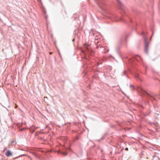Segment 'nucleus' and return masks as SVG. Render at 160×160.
Here are the masks:
<instances>
[{
	"label": "nucleus",
	"instance_id": "f257e3e1",
	"mask_svg": "<svg viewBox=\"0 0 160 160\" xmlns=\"http://www.w3.org/2000/svg\"><path fill=\"white\" fill-rule=\"evenodd\" d=\"M99 7L105 13V15L112 20H114V19L117 18L116 15L112 14L110 12L106 11V10L104 8V4L102 2H101L98 4Z\"/></svg>",
	"mask_w": 160,
	"mask_h": 160
},
{
	"label": "nucleus",
	"instance_id": "f03ea898",
	"mask_svg": "<svg viewBox=\"0 0 160 160\" xmlns=\"http://www.w3.org/2000/svg\"><path fill=\"white\" fill-rule=\"evenodd\" d=\"M91 44L86 42L83 44V47H81V53H82L83 54L91 53L92 50L91 47Z\"/></svg>",
	"mask_w": 160,
	"mask_h": 160
},
{
	"label": "nucleus",
	"instance_id": "7ed1b4c3",
	"mask_svg": "<svg viewBox=\"0 0 160 160\" xmlns=\"http://www.w3.org/2000/svg\"><path fill=\"white\" fill-rule=\"evenodd\" d=\"M144 42L145 44V51L146 53L148 52L149 43L147 41V38L146 37L144 38Z\"/></svg>",
	"mask_w": 160,
	"mask_h": 160
},
{
	"label": "nucleus",
	"instance_id": "20e7f679",
	"mask_svg": "<svg viewBox=\"0 0 160 160\" xmlns=\"http://www.w3.org/2000/svg\"><path fill=\"white\" fill-rule=\"evenodd\" d=\"M100 47L101 48L100 50L102 51L103 53H107L109 51L108 49V47L106 46L102 47L101 46H100Z\"/></svg>",
	"mask_w": 160,
	"mask_h": 160
},
{
	"label": "nucleus",
	"instance_id": "39448f33",
	"mask_svg": "<svg viewBox=\"0 0 160 160\" xmlns=\"http://www.w3.org/2000/svg\"><path fill=\"white\" fill-rule=\"evenodd\" d=\"M118 6L119 8L122 10H124V7L119 0H118Z\"/></svg>",
	"mask_w": 160,
	"mask_h": 160
},
{
	"label": "nucleus",
	"instance_id": "423d86ee",
	"mask_svg": "<svg viewBox=\"0 0 160 160\" xmlns=\"http://www.w3.org/2000/svg\"><path fill=\"white\" fill-rule=\"evenodd\" d=\"M92 34L93 36H95V43L96 44H98V38H97L96 37L97 36V34H99L98 33H94L92 32Z\"/></svg>",
	"mask_w": 160,
	"mask_h": 160
},
{
	"label": "nucleus",
	"instance_id": "0eeeda50",
	"mask_svg": "<svg viewBox=\"0 0 160 160\" xmlns=\"http://www.w3.org/2000/svg\"><path fill=\"white\" fill-rule=\"evenodd\" d=\"M5 154L7 157H9L10 155H12V153L10 150H8L7 151L5 152Z\"/></svg>",
	"mask_w": 160,
	"mask_h": 160
},
{
	"label": "nucleus",
	"instance_id": "6e6552de",
	"mask_svg": "<svg viewBox=\"0 0 160 160\" xmlns=\"http://www.w3.org/2000/svg\"><path fill=\"white\" fill-rule=\"evenodd\" d=\"M59 153H61V154L63 155L64 156H66L67 154V152H61V151H59Z\"/></svg>",
	"mask_w": 160,
	"mask_h": 160
},
{
	"label": "nucleus",
	"instance_id": "1a4fd4ad",
	"mask_svg": "<svg viewBox=\"0 0 160 160\" xmlns=\"http://www.w3.org/2000/svg\"><path fill=\"white\" fill-rule=\"evenodd\" d=\"M135 78L137 79H139V76L138 74H136L135 76Z\"/></svg>",
	"mask_w": 160,
	"mask_h": 160
},
{
	"label": "nucleus",
	"instance_id": "9d476101",
	"mask_svg": "<svg viewBox=\"0 0 160 160\" xmlns=\"http://www.w3.org/2000/svg\"><path fill=\"white\" fill-rule=\"evenodd\" d=\"M138 90H141V91H142V89L141 88H138Z\"/></svg>",
	"mask_w": 160,
	"mask_h": 160
},
{
	"label": "nucleus",
	"instance_id": "9b49d317",
	"mask_svg": "<svg viewBox=\"0 0 160 160\" xmlns=\"http://www.w3.org/2000/svg\"><path fill=\"white\" fill-rule=\"evenodd\" d=\"M66 124L65 123L64 125H65ZM64 125V124H62L61 126H60V125H58V127H61V126H63Z\"/></svg>",
	"mask_w": 160,
	"mask_h": 160
},
{
	"label": "nucleus",
	"instance_id": "f8f14e48",
	"mask_svg": "<svg viewBox=\"0 0 160 160\" xmlns=\"http://www.w3.org/2000/svg\"><path fill=\"white\" fill-rule=\"evenodd\" d=\"M130 87H131V88H134V86L132 85L131 84H130Z\"/></svg>",
	"mask_w": 160,
	"mask_h": 160
},
{
	"label": "nucleus",
	"instance_id": "ddd939ff",
	"mask_svg": "<svg viewBox=\"0 0 160 160\" xmlns=\"http://www.w3.org/2000/svg\"><path fill=\"white\" fill-rule=\"evenodd\" d=\"M125 150H127V151H128V148H126L125 149Z\"/></svg>",
	"mask_w": 160,
	"mask_h": 160
},
{
	"label": "nucleus",
	"instance_id": "4468645a",
	"mask_svg": "<svg viewBox=\"0 0 160 160\" xmlns=\"http://www.w3.org/2000/svg\"><path fill=\"white\" fill-rule=\"evenodd\" d=\"M123 73L124 75H125V71L123 72Z\"/></svg>",
	"mask_w": 160,
	"mask_h": 160
},
{
	"label": "nucleus",
	"instance_id": "2eb2a0df",
	"mask_svg": "<svg viewBox=\"0 0 160 160\" xmlns=\"http://www.w3.org/2000/svg\"><path fill=\"white\" fill-rule=\"evenodd\" d=\"M74 39H75V38L72 39V41H74Z\"/></svg>",
	"mask_w": 160,
	"mask_h": 160
},
{
	"label": "nucleus",
	"instance_id": "dca6fc26",
	"mask_svg": "<svg viewBox=\"0 0 160 160\" xmlns=\"http://www.w3.org/2000/svg\"><path fill=\"white\" fill-rule=\"evenodd\" d=\"M99 48V47L98 46H97V48Z\"/></svg>",
	"mask_w": 160,
	"mask_h": 160
},
{
	"label": "nucleus",
	"instance_id": "f3484780",
	"mask_svg": "<svg viewBox=\"0 0 160 160\" xmlns=\"http://www.w3.org/2000/svg\"><path fill=\"white\" fill-rule=\"evenodd\" d=\"M74 20H76V19L77 18H75V17H74Z\"/></svg>",
	"mask_w": 160,
	"mask_h": 160
},
{
	"label": "nucleus",
	"instance_id": "a211bd4d",
	"mask_svg": "<svg viewBox=\"0 0 160 160\" xmlns=\"http://www.w3.org/2000/svg\"><path fill=\"white\" fill-rule=\"evenodd\" d=\"M120 19H121V20L123 21V20L122 19V18H121Z\"/></svg>",
	"mask_w": 160,
	"mask_h": 160
},
{
	"label": "nucleus",
	"instance_id": "6ab92c4d",
	"mask_svg": "<svg viewBox=\"0 0 160 160\" xmlns=\"http://www.w3.org/2000/svg\"><path fill=\"white\" fill-rule=\"evenodd\" d=\"M142 35H143V34H144V33H143V32H142Z\"/></svg>",
	"mask_w": 160,
	"mask_h": 160
},
{
	"label": "nucleus",
	"instance_id": "aec40b11",
	"mask_svg": "<svg viewBox=\"0 0 160 160\" xmlns=\"http://www.w3.org/2000/svg\"><path fill=\"white\" fill-rule=\"evenodd\" d=\"M52 52H50V54H52Z\"/></svg>",
	"mask_w": 160,
	"mask_h": 160
},
{
	"label": "nucleus",
	"instance_id": "412c9836",
	"mask_svg": "<svg viewBox=\"0 0 160 160\" xmlns=\"http://www.w3.org/2000/svg\"><path fill=\"white\" fill-rule=\"evenodd\" d=\"M22 129H21V131H22Z\"/></svg>",
	"mask_w": 160,
	"mask_h": 160
}]
</instances>
